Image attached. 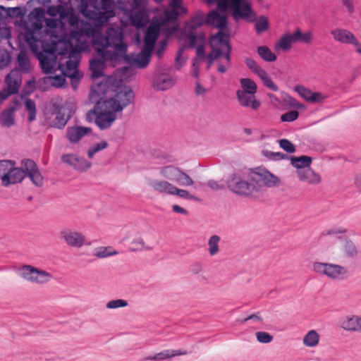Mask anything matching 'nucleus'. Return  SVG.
<instances>
[{
    "mask_svg": "<svg viewBox=\"0 0 361 361\" xmlns=\"http://www.w3.org/2000/svg\"><path fill=\"white\" fill-rule=\"evenodd\" d=\"M319 341V336L315 330H310L303 338V343L307 347L316 346Z\"/></svg>",
    "mask_w": 361,
    "mask_h": 361,
    "instance_id": "obj_37",
    "label": "nucleus"
},
{
    "mask_svg": "<svg viewBox=\"0 0 361 361\" xmlns=\"http://www.w3.org/2000/svg\"><path fill=\"white\" fill-rule=\"evenodd\" d=\"M61 160L63 163L73 166L80 171H87L92 164L83 157H80L75 154H66L62 155Z\"/></svg>",
    "mask_w": 361,
    "mask_h": 361,
    "instance_id": "obj_15",
    "label": "nucleus"
},
{
    "mask_svg": "<svg viewBox=\"0 0 361 361\" xmlns=\"http://www.w3.org/2000/svg\"><path fill=\"white\" fill-rule=\"evenodd\" d=\"M240 82L241 87L243 88V90H240L241 92L255 94L257 90V87L252 80L250 78H242L240 79Z\"/></svg>",
    "mask_w": 361,
    "mask_h": 361,
    "instance_id": "obj_36",
    "label": "nucleus"
},
{
    "mask_svg": "<svg viewBox=\"0 0 361 361\" xmlns=\"http://www.w3.org/2000/svg\"><path fill=\"white\" fill-rule=\"evenodd\" d=\"M105 84L99 83L96 87L91 89L90 99L92 102H95L94 108L87 114V119L90 121L92 116H94V122L98 128L102 130L109 128L117 118L116 113L112 106L107 105L102 97L97 99L99 91L105 94L106 90L104 88Z\"/></svg>",
    "mask_w": 361,
    "mask_h": 361,
    "instance_id": "obj_3",
    "label": "nucleus"
},
{
    "mask_svg": "<svg viewBox=\"0 0 361 361\" xmlns=\"http://www.w3.org/2000/svg\"><path fill=\"white\" fill-rule=\"evenodd\" d=\"M46 13L43 8H35L26 20H21L23 38L35 54L39 51V44L42 37L43 23Z\"/></svg>",
    "mask_w": 361,
    "mask_h": 361,
    "instance_id": "obj_5",
    "label": "nucleus"
},
{
    "mask_svg": "<svg viewBox=\"0 0 361 361\" xmlns=\"http://www.w3.org/2000/svg\"><path fill=\"white\" fill-rule=\"evenodd\" d=\"M326 98H327L326 95H324L320 92H314L312 97L310 98V102H315V103H319V102H322Z\"/></svg>",
    "mask_w": 361,
    "mask_h": 361,
    "instance_id": "obj_63",
    "label": "nucleus"
},
{
    "mask_svg": "<svg viewBox=\"0 0 361 361\" xmlns=\"http://www.w3.org/2000/svg\"><path fill=\"white\" fill-rule=\"evenodd\" d=\"M217 8L220 11L224 12L228 9L231 10V0H216Z\"/></svg>",
    "mask_w": 361,
    "mask_h": 361,
    "instance_id": "obj_59",
    "label": "nucleus"
},
{
    "mask_svg": "<svg viewBox=\"0 0 361 361\" xmlns=\"http://www.w3.org/2000/svg\"><path fill=\"white\" fill-rule=\"evenodd\" d=\"M26 176L30 179L35 186L40 187L43 185V177L37 165L30 159H23L21 167L14 166L8 175L5 174L4 178H1L2 185L7 187L11 184L20 183Z\"/></svg>",
    "mask_w": 361,
    "mask_h": 361,
    "instance_id": "obj_6",
    "label": "nucleus"
},
{
    "mask_svg": "<svg viewBox=\"0 0 361 361\" xmlns=\"http://www.w3.org/2000/svg\"><path fill=\"white\" fill-rule=\"evenodd\" d=\"M312 163V158L308 156H300L299 157H291V164L295 167L300 169H306L310 168Z\"/></svg>",
    "mask_w": 361,
    "mask_h": 361,
    "instance_id": "obj_34",
    "label": "nucleus"
},
{
    "mask_svg": "<svg viewBox=\"0 0 361 361\" xmlns=\"http://www.w3.org/2000/svg\"><path fill=\"white\" fill-rule=\"evenodd\" d=\"M13 110L6 109L2 113V124L6 127H10L14 124Z\"/></svg>",
    "mask_w": 361,
    "mask_h": 361,
    "instance_id": "obj_45",
    "label": "nucleus"
},
{
    "mask_svg": "<svg viewBox=\"0 0 361 361\" xmlns=\"http://www.w3.org/2000/svg\"><path fill=\"white\" fill-rule=\"evenodd\" d=\"M0 16L2 18H17L20 17V27L22 28L21 20H26L24 17L23 11L22 8L19 7H13V8H5L4 6H0Z\"/></svg>",
    "mask_w": 361,
    "mask_h": 361,
    "instance_id": "obj_28",
    "label": "nucleus"
},
{
    "mask_svg": "<svg viewBox=\"0 0 361 361\" xmlns=\"http://www.w3.org/2000/svg\"><path fill=\"white\" fill-rule=\"evenodd\" d=\"M313 269L315 272L324 274L332 279H339L347 274L344 267L329 263L315 262L313 264Z\"/></svg>",
    "mask_w": 361,
    "mask_h": 361,
    "instance_id": "obj_13",
    "label": "nucleus"
},
{
    "mask_svg": "<svg viewBox=\"0 0 361 361\" xmlns=\"http://www.w3.org/2000/svg\"><path fill=\"white\" fill-rule=\"evenodd\" d=\"M148 185L157 192L171 195H174L176 188L170 182L164 180H150Z\"/></svg>",
    "mask_w": 361,
    "mask_h": 361,
    "instance_id": "obj_23",
    "label": "nucleus"
},
{
    "mask_svg": "<svg viewBox=\"0 0 361 361\" xmlns=\"http://www.w3.org/2000/svg\"><path fill=\"white\" fill-rule=\"evenodd\" d=\"M152 53L142 48L140 53L130 54L128 55H126L125 53L121 56H125V61L130 66L143 68L148 65Z\"/></svg>",
    "mask_w": 361,
    "mask_h": 361,
    "instance_id": "obj_14",
    "label": "nucleus"
},
{
    "mask_svg": "<svg viewBox=\"0 0 361 361\" xmlns=\"http://www.w3.org/2000/svg\"><path fill=\"white\" fill-rule=\"evenodd\" d=\"M38 59L42 71L46 74L51 73L56 64V56L38 54Z\"/></svg>",
    "mask_w": 361,
    "mask_h": 361,
    "instance_id": "obj_27",
    "label": "nucleus"
},
{
    "mask_svg": "<svg viewBox=\"0 0 361 361\" xmlns=\"http://www.w3.org/2000/svg\"><path fill=\"white\" fill-rule=\"evenodd\" d=\"M159 173L164 178L182 187L190 186L194 183L193 180L187 173L172 165L161 167Z\"/></svg>",
    "mask_w": 361,
    "mask_h": 361,
    "instance_id": "obj_10",
    "label": "nucleus"
},
{
    "mask_svg": "<svg viewBox=\"0 0 361 361\" xmlns=\"http://www.w3.org/2000/svg\"><path fill=\"white\" fill-rule=\"evenodd\" d=\"M223 55V50L219 49L212 47V51L207 56V58H212L213 60H216L220 56Z\"/></svg>",
    "mask_w": 361,
    "mask_h": 361,
    "instance_id": "obj_62",
    "label": "nucleus"
},
{
    "mask_svg": "<svg viewBox=\"0 0 361 361\" xmlns=\"http://www.w3.org/2000/svg\"><path fill=\"white\" fill-rule=\"evenodd\" d=\"M259 78L262 80L264 85L267 87L275 92L278 91V87L273 82L266 71L264 72V75L259 76Z\"/></svg>",
    "mask_w": 361,
    "mask_h": 361,
    "instance_id": "obj_52",
    "label": "nucleus"
},
{
    "mask_svg": "<svg viewBox=\"0 0 361 361\" xmlns=\"http://www.w3.org/2000/svg\"><path fill=\"white\" fill-rule=\"evenodd\" d=\"M341 250L343 256L347 258H354L358 253L356 245L351 240L348 238L343 240Z\"/></svg>",
    "mask_w": 361,
    "mask_h": 361,
    "instance_id": "obj_30",
    "label": "nucleus"
},
{
    "mask_svg": "<svg viewBox=\"0 0 361 361\" xmlns=\"http://www.w3.org/2000/svg\"><path fill=\"white\" fill-rule=\"evenodd\" d=\"M132 245H134V247L132 248V250H133V251L140 250L142 249H145V250L151 249L149 247L145 246V243L142 238H137L134 239L132 241Z\"/></svg>",
    "mask_w": 361,
    "mask_h": 361,
    "instance_id": "obj_57",
    "label": "nucleus"
},
{
    "mask_svg": "<svg viewBox=\"0 0 361 361\" xmlns=\"http://www.w3.org/2000/svg\"><path fill=\"white\" fill-rule=\"evenodd\" d=\"M22 83V74L18 68H14L5 78V87L0 91V99L4 100L18 92Z\"/></svg>",
    "mask_w": 361,
    "mask_h": 361,
    "instance_id": "obj_11",
    "label": "nucleus"
},
{
    "mask_svg": "<svg viewBox=\"0 0 361 361\" xmlns=\"http://www.w3.org/2000/svg\"><path fill=\"white\" fill-rule=\"evenodd\" d=\"M25 106L27 111H28V121L32 122L36 118L35 102L30 99H27L25 102Z\"/></svg>",
    "mask_w": 361,
    "mask_h": 361,
    "instance_id": "obj_43",
    "label": "nucleus"
},
{
    "mask_svg": "<svg viewBox=\"0 0 361 361\" xmlns=\"http://www.w3.org/2000/svg\"><path fill=\"white\" fill-rule=\"evenodd\" d=\"M296 31L298 42L308 44L312 41L313 36L310 32L303 33L300 28H297Z\"/></svg>",
    "mask_w": 361,
    "mask_h": 361,
    "instance_id": "obj_51",
    "label": "nucleus"
},
{
    "mask_svg": "<svg viewBox=\"0 0 361 361\" xmlns=\"http://www.w3.org/2000/svg\"><path fill=\"white\" fill-rule=\"evenodd\" d=\"M92 129L89 127L75 126L68 127L66 130V137L70 142L77 143L82 137L90 133Z\"/></svg>",
    "mask_w": 361,
    "mask_h": 361,
    "instance_id": "obj_20",
    "label": "nucleus"
},
{
    "mask_svg": "<svg viewBox=\"0 0 361 361\" xmlns=\"http://www.w3.org/2000/svg\"><path fill=\"white\" fill-rule=\"evenodd\" d=\"M187 352L183 350H164L161 352L156 353L154 355L148 356L145 358V360H155V361H162L164 360L176 357L177 355H185Z\"/></svg>",
    "mask_w": 361,
    "mask_h": 361,
    "instance_id": "obj_26",
    "label": "nucleus"
},
{
    "mask_svg": "<svg viewBox=\"0 0 361 361\" xmlns=\"http://www.w3.org/2000/svg\"><path fill=\"white\" fill-rule=\"evenodd\" d=\"M19 276L28 282L38 285L48 283L52 279V275L48 271L31 265H23L20 267Z\"/></svg>",
    "mask_w": 361,
    "mask_h": 361,
    "instance_id": "obj_9",
    "label": "nucleus"
},
{
    "mask_svg": "<svg viewBox=\"0 0 361 361\" xmlns=\"http://www.w3.org/2000/svg\"><path fill=\"white\" fill-rule=\"evenodd\" d=\"M78 32H72L71 35H63L57 42H42V51L39 54H49L51 56H69L74 57L85 49L86 44L79 39Z\"/></svg>",
    "mask_w": 361,
    "mask_h": 361,
    "instance_id": "obj_4",
    "label": "nucleus"
},
{
    "mask_svg": "<svg viewBox=\"0 0 361 361\" xmlns=\"http://www.w3.org/2000/svg\"><path fill=\"white\" fill-rule=\"evenodd\" d=\"M257 340L262 343H269L272 339L273 336L267 332L265 331H258L256 333Z\"/></svg>",
    "mask_w": 361,
    "mask_h": 361,
    "instance_id": "obj_54",
    "label": "nucleus"
},
{
    "mask_svg": "<svg viewBox=\"0 0 361 361\" xmlns=\"http://www.w3.org/2000/svg\"><path fill=\"white\" fill-rule=\"evenodd\" d=\"M345 232H346L345 229L335 228L324 230L322 232V235L325 236V235H337L338 233H344Z\"/></svg>",
    "mask_w": 361,
    "mask_h": 361,
    "instance_id": "obj_64",
    "label": "nucleus"
},
{
    "mask_svg": "<svg viewBox=\"0 0 361 361\" xmlns=\"http://www.w3.org/2000/svg\"><path fill=\"white\" fill-rule=\"evenodd\" d=\"M298 111L293 110L282 114L281 116V119L283 122H292L295 121L298 118Z\"/></svg>",
    "mask_w": 361,
    "mask_h": 361,
    "instance_id": "obj_55",
    "label": "nucleus"
},
{
    "mask_svg": "<svg viewBox=\"0 0 361 361\" xmlns=\"http://www.w3.org/2000/svg\"><path fill=\"white\" fill-rule=\"evenodd\" d=\"M268 26V20L264 16H261L255 23V29L257 33L266 31Z\"/></svg>",
    "mask_w": 361,
    "mask_h": 361,
    "instance_id": "obj_48",
    "label": "nucleus"
},
{
    "mask_svg": "<svg viewBox=\"0 0 361 361\" xmlns=\"http://www.w3.org/2000/svg\"><path fill=\"white\" fill-rule=\"evenodd\" d=\"M134 92L128 86H123L116 90V94L113 97L109 99H104V102L107 105L112 106L114 111L121 112L124 108L133 102Z\"/></svg>",
    "mask_w": 361,
    "mask_h": 361,
    "instance_id": "obj_8",
    "label": "nucleus"
},
{
    "mask_svg": "<svg viewBox=\"0 0 361 361\" xmlns=\"http://www.w3.org/2000/svg\"><path fill=\"white\" fill-rule=\"evenodd\" d=\"M238 101L240 106L243 107H250L257 110L260 106V102L255 99V94L241 92L240 90L236 91Z\"/></svg>",
    "mask_w": 361,
    "mask_h": 361,
    "instance_id": "obj_21",
    "label": "nucleus"
},
{
    "mask_svg": "<svg viewBox=\"0 0 361 361\" xmlns=\"http://www.w3.org/2000/svg\"><path fill=\"white\" fill-rule=\"evenodd\" d=\"M257 52L262 59L267 62H274L276 60V55L267 46H259Z\"/></svg>",
    "mask_w": 361,
    "mask_h": 361,
    "instance_id": "obj_35",
    "label": "nucleus"
},
{
    "mask_svg": "<svg viewBox=\"0 0 361 361\" xmlns=\"http://www.w3.org/2000/svg\"><path fill=\"white\" fill-rule=\"evenodd\" d=\"M174 195H177L185 200H197V197L190 194L188 190L176 188Z\"/></svg>",
    "mask_w": 361,
    "mask_h": 361,
    "instance_id": "obj_50",
    "label": "nucleus"
},
{
    "mask_svg": "<svg viewBox=\"0 0 361 361\" xmlns=\"http://www.w3.org/2000/svg\"><path fill=\"white\" fill-rule=\"evenodd\" d=\"M297 174L301 181L310 184H318L321 182L320 176L311 168L298 170Z\"/></svg>",
    "mask_w": 361,
    "mask_h": 361,
    "instance_id": "obj_25",
    "label": "nucleus"
},
{
    "mask_svg": "<svg viewBox=\"0 0 361 361\" xmlns=\"http://www.w3.org/2000/svg\"><path fill=\"white\" fill-rule=\"evenodd\" d=\"M11 61L10 54L6 50H0V70L6 67Z\"/></svg>",
    "mask_w": 361,
    "mask_h": 361,
    "instance_id": "obj_53",
    "label": "nucleus"
},
{
    "mask_svg": "<svg viewBox=\"0 0 361 361\" xmlns=\"http://www.w3.org/2000/svg\"><path fill=\"white\" fill-rule=\"evenodd\" d=\"M334 39L343 44L356 43L355 35L348 30L336 28L331 32Z\"/></svg>",
    "mask_w": 361,
    "mask_h": 361,
    "instance_id": "obj_24",
    "label": "nucleus"
},
{
    "mask_svg": "<svg viewBox=\"0 0 361 361\" xmlns=\"http://www.w3.org/2000/svg\"><path fill=\"white\" fill-rule=\"evenodd\" d=\"M204 23L219 29V30H224L227 26V18L217 11H212L209 13L206 20H204Z\"/></svg>",
    "mask_w": 361,
    "mask_h": 361,
    "instance_id": "obj_22",
    "label": "nucleus"
},
{
    "mask_svg": "<svg viewBox=\"0 0 361 361\" xmlns=\"http://www.w3.org/2000/svg\"><path fill=\"white\" fill-rule=\"evenodd\" d=\"M160 29L157 25H149L145 33L144 44L145 49L151 52L154 49L156 41L159 36Z\"/></svg>",
    "mask_w": 361,
    "mask_h": 361,
    "instance_id": "obj_19",
    "label": "nucleus"
},
{
    "mask_svg": "<svg viewBox=\"0 0 361 361\" xmlns=\"http://www.w3.org/2000/svg\"><path fill=\"white\" fill-rule=\"evenodd\" d=\"M18 63L20 66V73H28L31 71L32 67L30 59L25 51H20L17 57Z\"/></svg>",
    "mask_w": 361,
    "mask_h": 361,
    "instance_id": "obj_33",
    "label": "nucleus"
},
{
    "mask_svg": "<svg viewBox=\"0 0 361 361\" xmlns=\"http://www.w3.org/2000/svg\"><path fill=\"white\" fill-rule=\"evenodd\" d=\"M295 91L300 94L303 99L307 102H310V98L314 92L305 87L302 85H297L294 88Z\"/></svg>",
    "mask_w": 361,
    "mask_h": 361,
    "instance_id": "obj_46",
    "label": "nucleus"
},
{
    "mask_svg": "<svg viewBox=\"0 0 361 361\" xmlns=\"http://www.w3.org/2000/svg\"><path fill=\"white\" fill-rule=\"evenodd\" d=\"M80 54V53L75 55L74 57L66 56L67 58H68V60L66 61V64L59 65V68L61 71L63 76L68 77L72 79L78 78V61L77 59L79 57Z\"/></svg>",
    "mask_w": 361,
    "mask_h": 361,
    "instance_id": "obj_18",
    "label": "nucleus"
},
{
    "mask_svg": "<svg viewBox=\"0 0 361 361\" xmlns=\"http://www.w3.org/2000/svg\"><path fill=\"white\" fill-rule=\"evenodd\" d=\"M63 8L62 6H49L47 11V13L51 17H55L58 15L61 16L62 11Z\"/></svg>",
    "mask_w": 361,
    "mask_h": 361,
    "instance_id": "obj_58",
    "label": "nucleus"
},
{
    "mask_svg": "<svg viewBox=\"0 0 361 361\" xmlns=\"http://www.w3.org/2000/svg\"><path fill=\"white\" fill-rule=\"evenodd\" d=\"M259 172L252 174V180L257 186V194H258L263 186L272 188L280 184V179L265 169H259Z\"/></svg>",
    "mask_w": 361,
    "mask_h": 361,
    "instance_id": "obj_12",
    "label": "nucleus"
},
{
    "mask_svg": "<svg viewBox=\"0 0 361 361\" xmlns=\"http://www.w3.org/2000/svg\"><path fill=\"white\" fill-rule=\"evenodd\" d=\"M92 35L93 48L96 56L90 61L92 78L103 75V70L107 61L116 59L127 51V44L123 42V31L120 28L109 27L105 33L90 27L87 32Z\"/></svg>",
    "mask_w": 361,
    "mask_h": 361,
    "instance_id": "obj_1",
    "label": "nucleus"
},
{
    "mask_svg": "<svg viewBox=\"0 0 361 361\" xmlns=\"http://www.w3.org/2000/svg\"><path fill=\"white\" fill-rule=\"evenodd\" d=\"M118 252L113 249V247H100L94 249L93 255L98 258H105L110 256L116 255Z\"/></svg>",
    "mask_w": 361,
    "mask_h": 361,
    "instance_id": "obj_38",
    "label": "nucleus"
},
{
    "mask_svg": "<svg viewBox=\"0 0 361 361\" xmlns=\"http://www.w3.org/2000/svg\"><path fill=\"white\" fill-rule=\"evenodd\" d=\"M220 237L217 235H212L208 240V252L211 256L216 255L219 252V243Z\"/></svg>",
    "mask_w": 361,
    "mask_h": 361,
    "instance_id": "obj_39",
    "label": "nucleus"
},
{
    "mask_svg": "<svg viewBox=\"0 0 361 361\" xmlns=\"http://www.w3.org/2000/svg\"><path fill=\"white\" fill-rule=\"evenodd\" d=\"M204 16L197 14L185 23L183 30L182 37L185 42V47L188 49L196 47V58L197 63L206 59L205 45L206 34L203 29Z\"/></svg>",
    "mask_w": 361,
    "mask_h": 361,
    "instance_id": "obj_2",
    "label": "nucleus"
},
{
    "mask_svg": "<svg viewBox=\"0 0 361 361\" xmlns=\"http://www.w3.org/2000/svg\"><path fill=\"white\" fill-rule=\"evenodd\" d=\"M61 238L66 244L73 247H81L85 241V236L80 232L71 229H65L61 232Z\"/></svg>",
    "mask_w": 361,
    "mask_h": 361,
    "instance_id": "obj_16",
    "label": "nucleus"
},
{
    "mask_svg": "<svg viewBox=\"0 0 361 361\" xmlns=\"http://www.w3.org/2000/svg\"><path fill=\"white\" fill-rule=\"evenodd\" d=\"M128 305V302L123 299L112 300L109 301L106 307L108 309H116L119 307H124Z\"/></svg>",
    "mask_w": 361,
    "mask_h": 361,
    "instance_id": "obj_49",
    "label": "nucleus"
},
{
    "mask_svg": "<svg viewBox=\"0 0 361 361\" xmlns=\"http://www.w3.org/2000/svg\"><path fill=\"white\" fill-rule=\"evenodd\" d=\"M16 165L14 161L11 160H1L0 161V177L1 179L4 178V176L8 175L10 171Z\"/></svg>",
    "mask_w": 361,
    "mask_h": 361,
    "instance_id": "obj_42",
    "label": "nucleus"
},
{
    "mask_svg": "<svg viewBox=\"0 0 361 361\" xmlns=\"http://www.w3.org/2000/svg\"><path fill=\"white\" fill-rule=\"evenodd\" d=\"M179 13L176 9L165 11L164 13L163 23H169L176 21L178 18Z\"/></svg>",
    "mask_w": 361,
    "mask_h": 361,
    "instance_id": "obj_47",
    "label": "nucleus"
},
{
    "mask_svg": "<svg viewBox=\"0 0 361 361\" xmlns=\"http://www.w3.org/2000/svg\"><path fill=\"white\" fill-rule=\"evenodd\" d=\"M228 189L233 193L243 197L255 196L257 195V188L252 176L247 179L244 174H231L226 180Z\"/></svg>",
    "mask_w": 361,
    "mask_h": 361,
    "instance_id": "obj_7",
    "label": "nucleus"
},
{
    "mask_svg": "<svg viewBox=\"0 0 361 361\" xmlns=\"http://www.w3.org/2000/svg\"><path fill=\"white\" fill-rule=\"evenodd\" d=\"M341 326L347 331L361 332V317H346Z\"/></svg>",
    "mask_w": 361,
    "mask_h": 361,
    "instance_id": "obj_32",
    "label": "nucleus"
},
{
    "mask_svg": "<svg viewBox=\"0 0 361 361\" xmlns=\"http://www.w3.org/2000/svg\"><path fill=\"white\" fill-rule=\"evenodd\" d=\"M231 11L236 20L247 18L252 13L250 5L245 0H231Z\"/></svg>",
    "mask_w": 361,
    "mask_h": 361,
    "instance_id": "obj_17",
    "label": "nucleus"
},
{
    "mask_svg": "<svg viewBox=\"0 0 361 361\" xmlns=\"http://www.w3.org/2000/svg\"><path fill=\"white\" fill-rule=\"evenodd\" d=\"M245 63L247 68L259 77L262 75H264L265 71L262 69L254 59L247 57L245 59Z\"/></svg>",
    "mask_w": 361,
    "mask_h": 361,
    "instance_id": "obj_41",
    "label": "nucleus"
},
{
    "mask_svg": "<svg viewBox=\"0 0 361 361\" xmlns=\"http://www.w3.org/2000/svg\"><path fill=\"white\" fill-rule=\"evenodd\" d=\"M173 85L171 76L166 73H159L154 79V87L159 90H166Z\"/></svg>",
    "mask_w": 361,
    "mask_h": 361,
    "instance_id": "obj_29",
    "label": "nucleus"
},
{
    "mask_svg": "<svg viewBox=\"0 0 361 361\" xmlns=\"http://www.w3.org/2000/svg\"><path fill=\"white\" fill-rule=\"evenodd\" d=\"M185 48H187V47H185V44H184L183 46L179 49L178 52L177 53V55L176 57V66L178 69H180L184 63V61L182 59V54Z\"/></svg>",
    "mask_w": 361,
    "mask_h": 361,
    "instance_id": "obj_61",
    "label": "nucleus"
},
{
    "mask_svg": "<svg viewBox=\"0 0 361 361\" xmlns=\"http://www.w3.org/2000/svg\"><path fill=\"white\" fill-rule=\"evenodd\" d=\"M292 47L290 39L286 35L282 36L275 46L276 49H281L285 51H289Z\"/></svg>",
    "mask_w": 361,
    "mask_h": 361,
    "instance_id": "obj_44",
    "label": "nucleus"
},
{
    "mask_svg": "<svg viewBox=\"0 0 361 361\" xmlns=\"http://www.w3.org/2000/svg\"><path fill=\"white\" fill-rule=\"evenodd\" d=\"M280 147L288 153H293L295 152V146L287 139H281L279 140Z\"/></svg>",
    "mask_w": 361,
    "mask_h": 361,
    "instance_id": "obj_56",
    "label": "nucleus"
},
{
    "mask_svg": "<svg viewBox=\"0 0 361 361\" xmlns=\"http://www.w3.org/2000/svg\"><path fill=\"white\" fill-rule=\"evenodd\" d=\"M211 41L212 44L217 41L220 45L226 49L228 48V47H231L228 42V35L223 32V30H219L216 35L212 36Z\"/></svg>",
    "mask_w": 361,
    "mask_h": 361,
    "instance_id": "obj_40",
    "label": "nucleus"
},
{
    "mask_svg": "<svg viewBox=\"0 0 361 361\" xmlns=\"http://www.w3.org/2000/svg\"><path fill=\"white\" fill-rule=\"evenodd\" d=\"M167 41L166 39L161 40L159 46L155 50V54L159 59L161 58L166 48Z\"/></svg>",
    "mask_w": 361,
    "mask_h": 361,
    "instance_id": "obj_60",
    "label": "nucleus"
},
{
    "mask_svg": "<svg viewBox=\"0 0 361 361\" xmlns=\"http://www.w3.org/2000/svg\"><path fill=\"white\" fill-rule=\"evenodd\" d=\"M70 118L71 111L63 107L61 108L55 117L54 126L59 129L63 128Z\"/></svg>",
    "mask_w": 361,
    "mask_h": 361,
    "instance_id": "obj_31",
    "label": "nucleus"
}]
</instances>
